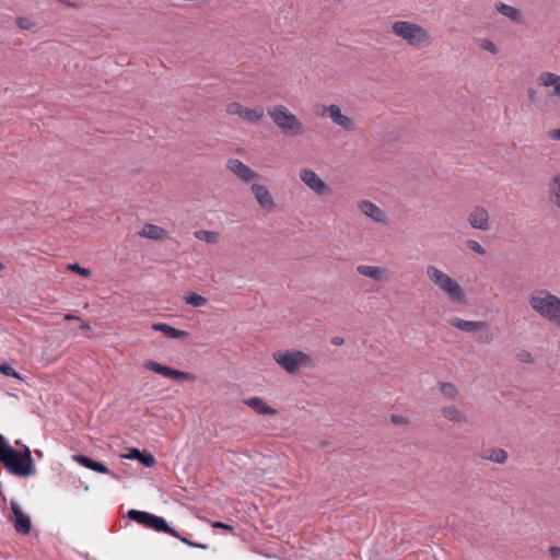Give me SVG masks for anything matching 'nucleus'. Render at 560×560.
I'll list each match as a JSON object with an SVG mask.
<instances>
[{
    "instance_id": "nucleus-1",
    "label": "nucleus",
    "mask_w": 560,
    "mask_h": 560,
    "mask_svg": "<svg viewBox=\"0 0 560 560\" xmlns=\"http://www.w3.org/2000/svg\"><path fill=\"white\" fill-rule=\"evenodd\" d=\"M0 463L14 476L28 477L35 472L31 450L24 446L23 451H16L5 438L0 443Z\"/></svg>"
},
{
    "instance_id": "nucleus-2",
    "label": "nucleus",
    "mask_w": 560,
    "mask_h": 560,
    "mask_svg": "<svg viewBox=\"0 0 560 560\" xmlns=\"http://www.w3.org/2000/svg\"><path fill=\"white\" fill-rule=\"evenodd\" d=\"M528 303L540 317L560 328V298L546 289H537L529 294Z\"/></svg>"
},
{
    "instance_id": "nucleus-3",
    "label": "nucleus",
    "mask_w": 560,
    "mask_h": 560,
    "mask_svg": "<svg viewBox=\"0 0 560 560\" xmlns=\"http://www.w3.org/2000/svg\"><path fill=\"white\" fill-rule=\"evenodd\" d=\"M392 32L413 47H424L431 44L430 33L422 26L409 21L394 22Z\"/></svg>"
},
{
    "instance_id": "nucleus-4",
    "label": "nucleus",
    "mask_w": 560,
    "mask_h": 560,
    "mask_svg": "<svg viewBox=\"0 0 560 560\" xmlns=\"http://www.w3.org/2000/svg\"><path fill=\"white\" fill-rule=\"evenodd\" d=\"M427 276L452 302L459 303L464 301L465 292L462 285L448 275L435 266H428Z\"/></svg>"
},
{
    "instance_id": "nucleus-5",
    "label": "nucleus",
    "mask_w": 560,
    "mask_h": 560,
    "mask_svg": "<svg viewBox=\"0 0 560 560\" xmlns=\"http://www.w3.org/2000/svg\"><path fill=\"white\" fill-rule=\"evenodd\" d=\"M268 114L273 124L284 133L298 136L303 133L304 127L301 120L292 114L285 106L276 105L268 109Z\"/></svg>"
},
{
    "instance_id": "nucleus-6",
    "label": "nucleus",
    "mask_w": 560,
    "mask_h": 560,
    "mask_svg": "<svg viewBox=\"0 0 560 560\" xmlns=\"http://www.w3.org/2000/svg\"><path fill=\"white\" fill-rule=\"evenodd\" d=\"M273 359L289 374L315 366L311 355L300 350L277 351L273 353Z\"/></svg>"
},
{
    "instance_id": "nucleus-7",
    "label": "nucleus",
    "mask_w": 560,
    "mask_h": 560,
    "mask_svg": "<svg viewBox=\"0 0 560 560\" xmlns=\"http://www.w3.org/2000/svg\"><path fill=\"white\" fill-rule=\"evenodd\" d=\"M127 517L135 521L138 524H141L148 528L154 529L156 532H162L172 535L173 537H179V532L175 528L171 527L166 520L162 516L154 515L152 513L139 510H129L127 512Z\"/></svg>"
},
{
    "instance_id": "nucleus-8",
    "label": "nucleus",
    "mask_w": 560,
    "mask_h": 560,
    "mask_svg": "<svg viewBox=\"0 0 560 560\" xmlns=\"http://www.w3.org/2000/svg\"><path fill=\"white\" fill-rule=\"evenodd\" d=\"M450 325L465 332H479L478 340L481 342L489 343L492 341V335L486 322L465 320L459 317H453L450 319Z\"/></svg>"
},
{
    "instance_id": "nucleus-9",
    "label": "nucleus",
    "mask_w": 560,
    "mask_h": 560,
    "mask_svg": "<svg viewBox=\"0 0 560 560\" xmlns=\"http://www.w3.org/2000/svg\"><path fill=\"white\" fill-rule=\"evenodd\" d=\"M301 182L306 185L315 195L325 196L329 192V186L313 170L301 168L299 172Z\"/></svg>"
},
{
    "instance_id": "nucleus-10",
    "label": "nucleus",
    "mask_w": 560,
    "mask_h": 560,
    "mask_svg": "<svg viewBox=\"0 0 560 560\" xmlns=\"http://www.w3.org/2000/svg\"><path fill=\"white\" fill-rule=\"evenodd\" d=\"M143 366H144V369H147L149 371L155 372V373L161 374L168 378L178 380V381H194L195 380V376L190 373L168 368V366L158 363L153 360L145 361Z\"/></svg>"
},
{
    "instance_id": "nucleus-11",
    "label": "nucleus",
    "mask_w": 560,
    "mask_h": 560,
    "mask_svg": "<svg viewBox=\"0 0 560 560\" xmlns=\"http://www.w3.org/2000/svg\"><path fill=\"white\" fill-rule=\"evenodd\" d=\"M320 110L317 109V115L324 117L328 116L334 124L338 125L345 130H351L353 128L352 119L341 113V109L338 105H322L319 106Z\"/></svg>"
},
{
    "instance_id": "nucleus-12",
    "label": "nucleus",
    "mask_w": 560,
    "mask_h": 560,
    "mask_svg": "<svg viewBox=\"0 0 560 560\" xmlns=\"http://www.w3.org/2000/svg\"><path fill=\"white\" fill-rule=\"evenodd\" d=\"M10 510L11 515L9 516V520L13 523L15 530L19 534H28L32 528L31 517L22 511L16 501H11Z\"/></svg>"
},
{
    "instance_id": "nucleus-13",
    "label": "nucleus",
    "mask_w": 560,
    "mask_h": 560,
    "mask_svg": "<svg viewBox=\"0 0 560 560\" xmlns=\"http://www.w3.org/2000/svg\"><path fill=\"white\" fill-rule=\"evenodd\" d=\"M226 168L231 171L235 176H237L244 183H250L257 178H259V174L252 170L249 166L245 165L238 159H230L226 162Z\"/></svg>"
},
{
    "instance_id": "nucleus-14",
    "label": "nucleus",
    "mask_w": 560,
    "mask_h": 560,
    "mask_svg": "<svg viewBox=\"0 0 560 560\" xmlns=\"http://www.w3.org/2000/svg\"><path fill=\"white\" fill-rule=\"evenodd\" d=\"M358 208L364 213L366 217L372 219L376 223H386L387 215L385 211H383L378 206L369 200H361L358 203Z\"/></svg>"
},
{
    "instance_id": "nucleus-15",
    "label": "nucleus",
    "mask_w": 560,
    "mask_h": 560,
    "mask_svg": "<svg viewBox=\"0 0 560 560\" xmlns=\"http://www.w3.org/2000/svg\"><path fill=\"white\" fill-rule=\"evenodd\" d=\"M468 222L471 228L487 231L489 229V213L486 208L476 207L468 217Z\"/></svg>"
},
{
    "instance_id": "nucleus-16",
    "label": "nucleus",
    "mask_w": 560,
    "mask_h": 560,
    "mask_svg": "<svg viewBox=\"0 0 560 560\" xmlns=\"http://www.w3.org/2000/svg\"><path fill=\"white\" fill-rule=\"evenodd\" d=\"M250 189L256 201L261 208L270 210L275 207L273 198L266 186L261 184H253Z\"/></svg>"
},
{
    "instance_id": "nucleus-17",
    "label": "nucleus",
    "mask_w": 560,
    "mask_h": 560,
    "mask_svg": "<svg viewBox=\"0 0 560 560\" xmlns=\"http://www.w3.org/2000/svg\"><path fill=\"white\" fill-rule=\"evenodd\" d=\"M359 275L373 279L374 281H388L389 272L378 266L359 265L357 267Z\"/></svg>"
},
{
    "instance_id": "nucleus-18",
    "label": "nucleus",
    "mask_w": 560,
    "mask_h": 560,
    "mask_svg": "<svg viewBox=\"0 0 560 560\" xmlns=\"http://www.w3.org/2000/svg\"><path fill=\"white\" fill-rule=\"evenodd\" d=\"M538 84L542 86H552V96L560 97V75L553 72L545 71L538 77Z\"/></svg>"
},
{
    "instance_id": "nucleus-19",
    "label": "nucleus",
    "mask_w": 560,
    "mask_h": 560,
    "mask_svg": "<svg viewBox=\"0 0 560 560\" xmlns=\"http://www.w3.org/2000/svg\"><path fill=\"white\" fill-rule=\"evenodd\" d=\"M245 405L254 409L259 415H276L277 410L268 406L259 397H249L244 400Z\"/></svg>"
},
{
    "instance_id": "nucleus-20",
    "label": "nucleus",
    "mask_w": 560,
    "mask_h": 560,
    "mask_svg": "<svg viewBox=\"0 0 560 560\" xmlns=\"http://www.w3.org/2000/svg\"><path fill=\"white\" fill-rule=\"evenodd\" d=\"M74 460L81 464L83 467L89 468L91 470L101 472V474H109L108 468L101 462H96L89 456L85 455H75Z\"/></svg>"
},
{
    "instance_id": "nucleus-21",
    "label": "nucleus",
    "mask_w": 560,
    "mask_h": 560,
    "mask_svg": "<svg viewBox=\"0 0 560 560\" xmlns=\"http://www.w3.org/2000/svg\"><path fill=\"white\" fill-rule=\"evenodd\" d=\"M495 9L500 14L508 18L512 22H515V23L522 22L521 12L515 7L505 4L503 2H497Z\"/></svg>"
},
{
    "instance_id": "nucleus-22",
    "label": "nucleus",
    "mask_w": 560,
    "mask_h": 560,
    "mask_svg": "<svg viewBox=\"0 0 560 560\" xmlns=\"http://www.w3.org/2000/svg\"><path fill=\"white\" fill-rule=\"evenodd\" d=\"M152 329L155 331H161L168 338H173V339L183 338L184 336L187 335L186 331L174 328L165 323H154L152 325Z\"/></svg>"
},
{
    "instance_id": "nucleus-23",
    "label": "nucleus",
    "mask_w": 560,
    "mask_h": 560,
    "mask_svg": "<svg viewBox=\"0 0 560 560\" xmlns=\"http://www.w3.org/2000/svg\"><path fill=\"white\" fill-rule=\"evenodd\" d=\"M549 200L560 209V174L552 177L548 184Z\"/></svg>"
},
{
    "instance_id": "nucleus-24",
    "label": "nucleus",
    "mask_w": 560,
    "mask_h": 560,
    "mask_svg": "<svg viewBox=\"0 0 560 560\" xmlns=\"http://www.w3.org/2000/svg\"><path fill=\"white\" fill-rule=\"evenodd\" d=\"M442 415L445 419L456 423H464L467 421V416L454 406L442 408Z\"/></svg>"
},
{
    "instance_id": "nucleus-25",
    "label": "nucleus",
    "mask_w": 560,
    "mask_h": 560,
    "mask_svg": "<svg viewBox=\"0 0 560 560\" xmlns=\"http://www.w3.org/2000/svg\"><path fill=\"white\" fill-rule=\"evenodd\" d=\"M139 234L150 240H161L164 237L165 231L158 225L147 223L143 225Z\"/></svg>"
},
{
    "instance_id": "nucleus-26",
    "label": "nucleus",
    "mask_w": 560,
    "mask_h": 560,
    "mask_svg": "<svg viewBox=\"0 0 560 560\" xmlns=\"http://www.w3.org/2000/svg\"><path fill=\"white\" fill-rule=\"evenodd\" d=\"M264 113L265 112L261 106H257L255 108L245 107L241 118H243L244 120H246L250 124H255L264 117Z\"/></svg>"
},
{
    "instance_id": "nucleus-27",
    "label": "nucleus",
    "mask_w": 560,
    "mask_h": 560,
    "mask_svg": "<svg viewBox=\"0 0 560 560\" xmlns=\"http://www.w3.org/2000/svg\"><path fill=\"white\" fill-rule=\"evenodd\" d=\"M482 457L494 463L503 464L508 459V453L502 448H493L485 452Z\"/></svg>"
},
{
    "instance_id": "nucleus-28",
    "label": "nucleus",
    "mask_w": 560,
    "mask_h": 560,
    "mask_svg": "<svg viewBox=\"0 0 560 560\" xmlns=\"http://www.w3.org/2000/svg\"><path fill=\"white\" fill-rule=\"evenodd\" d=\"M195 237L208 244H213L218 241V233L208 230H197L194 233Z\"/></svg>"
},
{
    "instance_id": "nucleus-29",
    "label": "nucleus",
    "mask_w": 560,
    "mask_h": 560,
    "mask_svg": "<svg viewBox=\"0 0 560 560\" xmlns=\"http://www.w3.org/2000/svg\"><path fill=\"white\" fill-rule=\"evenodd\" d=\"M184 300L187 304L195 306V307H202L207 304V299L197 294V293H190L188 295L184 296Z\"/></svg>"
},
{
    "instance_id": "nucleus-30",
    "label": "nucleus",
    "mask_w": 560,
    "mask_h": 560,
    "mask_svg": "<svg viewBox=\"0 0 560 560\" xmlns=\"http://www.w3.org/2000/svg\"><path fill=\"white\" fill-rule=\"evenodd\" d=\"M0 372L8 376V377H14L19 381H23L21 374L16 372L8 362L0 363Z\"/></svg>"
},
{
    "instance_id": "nucleus-31",
    "label": "nucleus",
    "mask_w": 560,
    "mask_h": 560,
    "mask_svg": "<svg viewBox=\"0 0 560 560\" xmlns=\"http://www.w3.org/2000/svg\"><path fill=\"white\" fill-rule=\"evenodd\" d=\"M441 392L446 398H450V399H455L458 394L456 386L451 383H442Z\"/></svg>"
},
{
    "instance_id": "nucleus-32",
    "label": "nucleus",
    "mask_w": 560,
    "mask_h": 560,
    "mask_svg": "<svg viewBox=\"0 0 560 560\" xmlns=\"http://www.w3.org/2000/svg\"><path fill=\"white\" fill-rule=\"evenodd\" d=\"M68 270H71L73 272H77L78 275H80L81 277L83 278H88L91 276V270L88 269V268H84V267H81L79 264L74 262V264H69L68 265Z\"/></svg>"
},
{
    "instance_id": "nucleus-33",
    "label": "nucleus",
    "mask_w": 560,
    "mask_h": 560,
    "mask_svg": "<svg viewBox=\"0 0 560 560\" xmlns=\"http://www.w3.org/2000/svg\"><path fill=\"white\" fill-rule=\"evenodd\" d=\"M16 24L21 30H33L35 27V23L28 18L19 16L16 18Z\"/></svg>"
},
{
    "instance_id": "nucleus-34",
    "label": "nucleus",
    "mask_w": 560,
    "mask_h": 560,
    "mask_svg": "<svg viewBox=\"0 0 560 560\" xmlns=\"http://www.w3.org/2000/svg\"><path fill=\"white\" fill-rule=\"evenodd\" d=\"M244 108L245 107L243 105L234 102L228 105L226 110L230 115H238L240 117H242Z\"/></svg>"
},
{
    "instance_id": "nucleus-35",
    "label": "nucleus",
    "mask_w": 560,
    "mask_h": 560,
    "mask_svg": "<svg viewBox=\"0 0 560 560\" xmlns=\"http://www.w3.org/2000/svg\"><path fill=\"white\" fill-rule=\"evenodd\" d=\"M466 245H467V247H468L470 250H472V252H475V253H477V254H479V255H483V254H486L485 248H483V247H482V246H481L477 241H475V240H468V241H467V243H466Z\"/></svg>"
},
{
    "instance_id": "nucleus-36",
    "label": "nucleus",
    "mask_w": 560,
    "mask_h": 560,
    "mask_svg": "<svg viewBox=\"0 0 560 560\" xmlns=\"http://www.w3.org/2000/svg\"><path fill=\"white\" fill-rule=\"evenodd\" d=\"M139 462L144 465L145 467H152L155 465V458L152 454H143L139 457Z\"/></svg>"
},
{
    "instance_id": "nucleus-37",
    "label": "nucleus",
    "mask_w": 560,
    "mask_h": 560,
    "mask_svg": "<svg viewBox=\"0 0 560 560\" xmlns=\"http://www.w3.org/2000/svg\"><path fill=\"white\" fill-rule=\"evenodd\" d=\"M481 47L482 49L491 52V54H495L497 52V46L494 45V43H492L491 40L489 39H483L482 43H481Z\"/></svg>"
},
{
    "instance_id": "nucleus-38",
    "label": "nucleus",
    "mask_w": 560,
    "mask_h": 560,
    "mask_svg": "<svg viewBox=\"0 0 560 560\" xmlns=\"http://www.w3.org/2000/svg\"><path fill=\"white\" fill-rule=\"evenodd\" d=\"M548 137L551 140L559 141L560 140V127L557 129H552L548 132Z\"/></svg>"
},
{
    "instance_id": "nucleus-39",
    "label": "nucleus",
    "mask_w": 560,
    "mask_h": 560,
    "mask_svg": "<svg viewBox=\"0 0 560 560\" xmlns=\"http://www.w3.org/2000/svg\"><path fill=\"white\" fill-rule=\"evenodd\" d=\"M549 556L552 558V559H560V547H551L549 549Z\"/></svg>"
},
{
    "instance_id": "nucleus-40",
    "label": "nucleus",
    "mask_w": 560,
    "mask_h": 560,
    "mask_svg": "<svg viewBox=\"0 0 560 560\" xmlns=\"http://www.w3.org/2000/svg\"><path fill=\"white\" fill-rule=\"evenodd\" d=\"M142 456V452H140L138 448H133L130 451V453L127 455V458H130V459H138L139 460V457Z\"/></svg>"
},
{
    "instance_id": "nucleus-41",
    "label": "nucleus",
    "mask_w": 560,
    "mask_h": 560,
    "mask_svg": "<svg viewBox=\"0 0 560 560\" xmlns=\"http://www.w3.org/2000/svg\"><path fill=\"white\" fill-rule=\"evenodd\" d=\"M330 342L334 345V346H341L343 345L345 342V339L340 336H335L331 338Z\"/></svg>"
},
{
    "instance_id": "nucleus-42",
    "label": "nucleus",
    "mask_w": 560,
    "mask_h": 560,
    "mask_svg": "<svg viewBox=\"0 0 560 560\" xmlns=\"http://www.w3.org/2000/svg\"><path fill=\"white\" fill-rule=\"evenodd\" d=\"M213 526L218 527V528H224V529H228V530H233V527L231 525L222 523V522H217Z\"/></svg>"
},
{
    "instance_id": "nucleus-43",
    "label": "nucleus",
    "mask_w": 560,
    "mask_h": 560,
    "mask_svg": "<svg viewBox=\"0 0 560 560\" xmlns=\"http://www.w3.org/2000/svg\"><path fill=\"white\" fill-rule=\"evenodd\" d=\"M392 421L396 424L398 423H402L404 422V417L402 416H398V415H393L392 416Z\"/></svg>"
},
{
    "instance_id": "nucleus-44",
    "label": "nucleus",
    "mask_w": 560,
    "mask_h": 560,
    "mask_svg": "<svg viewBox=\"0 0 560 560\" xmlns=\"http://www.w3.org/2000/svg\"><path fill=\"white\" fill-rule=\"evenodd\" d=\"M188 546H191V547H195V548H200V549H206L207 548V545L200 544V542H188Z\"/></svg>"
},
{
    "instance_id": "nucleus-45",
    "label": "nucleus",
    "mask_w": 560,
    "mask_h": 560,
    "mask_svg": "<svg viewBox=\"0 0 560 560\" xmlns=\"http://www.w3.org/2000/svg\"><path fill=\"white\" fill-rule=\"evenodd\" d=\"M78 318H79L78 316L72 315V314H67V315L65 316V319H66V320H74V319H78Z\"/></svg>"
},
{
    "instance_id": "nucleus-46",
    "label": "nucleus",
    "mask_w": 560,
    "mask_h": 560,
    "mask_svg": "<svg viewBox=\"0 0 560 560\" xmlns=\"http://www.w3.org/2000/svg\"><path fill=\"white\" fill-rule=\"evenodd\" d=\"M180 541H183L184 544L188 545V542H192L191 540L187 539L186 537H183L180 534H179V537H177Z\"/></svg>"
},
{
    "instance_id": "nucleus-47",
    "label": "nucleus",
    "mask_w": 560,
    "mask_h": 560,
    "mask_svg": "<svg viewBox=\"0 0 560 560\" xmlns=\"http://www.w3.org/2000/svg\"><path fill=\"white\" fill-rule=\"evenodd\" d=\"M80 328H81L82 330H89V329L91 328V326H90V324H89V323H83V324L80 326Z\"/></svg>"
},
{
    "instance_id": "nucleus-48",
    "label": "nucleus",
    "mask_w": 560,
    "mask_h": 560,
    "mask_svg": "<svg viewBox=\"0 0 560 560\" xmlns=\"http://www.w3.org/2000/svg\"><path fill=\"white\" fill-rule=\"evenodd\" d=\"M530 358V353L526 352L524 357L522 358L523 361H526Z\"/></svg>"
},
{
    "instance_id": "nucleus-49",
    "label": "nucleus",
    "mask_w": 560,
    "mask_h": 560,
    "mask_svg": "<svg viewBox=\"0 0 560 560\" xmlns=\"http://www.w3.org/2000/svg\"><path fill=\"white\" fill-rule=\"evenodd\" d=\"M4 269V265L2 264V261L0 260V271Z\"/></svg>"
},
{
    "instance_id": "nucleus-50",
    "label": "nucleus",
    "mask_w": 560,
    "mask_h": 560,
    "mask_svg": "<svg viewBox=\"0 0 560 560\" xmlns=\"http://www.w3.org/2000/svg\"><path fill=\"white\" fill-rule=\"evenodd\" d=\"M4 435L0 434V443L3 442Z\"/></svg>"
}]
</instances>
